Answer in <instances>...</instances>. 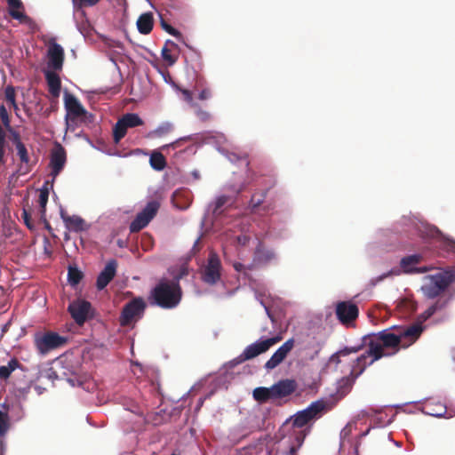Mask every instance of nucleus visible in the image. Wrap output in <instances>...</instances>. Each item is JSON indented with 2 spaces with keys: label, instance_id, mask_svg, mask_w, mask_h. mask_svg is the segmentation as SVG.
<instances>
[{
  "label": "nucleus",
  "instance_id": "obj_18",
  "mask_svg": "<svg viewBox=\"0 0 455 455\" xmlns=\"http://www.w3.org/2000/svg\"><path fill=\"white\" fill-rule=\"evenodd\" d=\"M64 105L71 120H76L87 114L86 109L82 106L77 98L68 92L64 93Z\"/></svg>",
  "mask_w": 455,
  "mask_h": 455
},
{
  "label": "nucleus",
  "instance_id": "obj_56",
  "mask_svg": "<svg viewBox=\"0 0 455 455\" xmlns=\"http://www.w3.org/2000/svg\"><path fill=\"white\" fill-rule=\"evenodd\" d=\"M355 452L356 455H358V443L355 446Z\"/></svg>",
  "mask_w": 455,
  "mask_h": 455
},
{
  "label": "nucleus",
  "instance_id": "obj_24",
  "mask_svg": "<svg viewBox=\"0 0 455 455\" xmlns=\"http://www.w3.org/2000/svg\"><path fill=\"white\" fill-rule=\"evenodd\" d=\"M45 79L50 94L54 98H58L61 89V82L59 75L54 71H47L45 72Z\"/></svg>",
  "mask_w": 455,
  "mask_h": 455
},
{
  "label": "nucleus",
  "instance_id": "obj_43",
  "mask_svg": "<svg viewBox=\"0 0 455 455\" xmlns=\"http://www.w3.org/2000/svg\"><path fill=\"white\" fill-rule=\"evenodd\" d=\"M5 100L6 101L12 105L13 108H17L16 102H15V91L12 86H7L5 88L4 92Z\"/></svg>",
  "mask_w": 455,
  "mask_h": 455
},
{
  "label": "nucleus",
  "instance_id": "obj_2",
  "mask_svg": "<svg viewBox=\"0 0 455 455\" xmlns=\"http://www.w3.org/2000/svg\"><path fill=\"white\" fill-rule=\"evenodd\" d=\"M181 298L182 290L180 285V278L172 280L164 278L151 290L148 299L151 305L171 309L180 304Z\"/></svg>",
  "mask_w": 455,
  "mask_h": 455
},
{
  "label": "nucleus",
  "instance_id": "obj_16",
  "mask_svg": "<svg viewBox=\"0 0 455 455\" xmlns=\"http://www.w3.org/2000/svg\"><path fill=\"white\" fill-rule=\"evenodd\" d=\"M275 259V254L272 250L267 249L263 243L259 241L253 253L252 262L248 265L250 270L255 267L265 266Z\"/></svg>",
  "mask_w": 455,
  "mask_h": 455
},
{
  "label": "nucleus",
  "instance_id": "obj_36",
  "mask_svg": "<svg viewBox=\"0 0 455 455\" xmlns=\"http://www.w3.org/2000/svg\"><path fill=\"white\" fill-rule=\"evenodd\" d=\"M10 428V418L6 411L0 410V436H4Z\"/></svg>",
  "mask_w": 455,
  "mask_h": 455
},
{
  "label": "nucleus",
  "instance_id": "obj_23",
  "mask_svg": "<svg viewBox=\"0 0 455 455\" xmlns=\"http://www.w3.org/2000/svg\"><path fill=\"white\" fill-rule=\"evenodd\" d=\"M61 219L66 228L74 232H80L87 229V225L84 219L77 215L69 216L66 212H61Z\"/></svg>",
  "mask_w": 455,
  "mask_h": 455
},
{
  "label": "nucleus",
  "instance_id": "obj_12",
  "mask_svg": "<svg viewBox=\"0 0 455 455\" xmlns=\"http://www.w3.org/2000/svg\"><path fill=\"white\" fill-rule=\"evenodd\" d=\"M72 318L78 325L82 326L88 319L93 317L92 304L84 299L72 301L68 307Z\"/></svg>",
  "mask_w": 455,
  "mask_h": 455
},
{
  "label": "nucleus",
  "instance_id": "obj_55",
  "mask_svg": "<svg viewBox=\"0 0 455 455\" xmlns=\"http://www.w3.org/2000/svg\"><path fill=\"white\" fill-rule=\"evenodd\" d=\"M438 233H439V230L436 228H435V227H431V228H428V235L430 236H435Z\"/></svg>",
  "mask_w": 455,
  "mask_h": 455
},
{
  "label": "nucleus",
  "instance_id": "obj_38",
  "mask_svg": "<svg viewBox=\"0 0 455 455\" xmlns=\"http://www.w3.org/2000/svg\"><path fill=\"white\" fill-rule=\"evenodd\" d=\"M254 177H255V172L253 171H251V169H248L247 178L250 180V181L243 182L238 188H236L235 186H230L229 189L235 192L238 195L246 188V187L249 185V183L254 180Z\"/></svg>",
  "mask_w": 455,
  "mask_h": 455
},
{
  "label": "nucleus",
  "instance_id": "obj_25",
  "mask_svg": "<svg viewBox=\"0 0 455 455\" xmlns=\"http://www.w3.org/2000/svg\"><path fill=\"white\" fill-rule=\"evenodd\" d=\"M154 26V17L152 12H144L142 13L138 20H137V28L140 34L148 35L149 34Z\"/></svg>",
  "mask_w": 455,
  "mask_h": 455
},
{
  "label": "nucleus",
  "instance_id": "obj_20",
  "mask_svg": "<svg viewBox=\"0 0 455 455\" xmlns=\"http://www.w3.org/2000/svg\"><path fill=\"white\" fill-rule=\"evenodd\" d=\"M297 382L294 379H281L271 386L275 400L290 396L297 389Z\"/></svg>",
  "mask_w": 455,
  "mask_h": 455
},
{
  "label": "nucleus",
  "instance_id": "obj_7",
  "mask_svg": "<svg viewBox=\"0 0 455 455\" xmlns=\"http://www.w3.org/2000/svg\"><path fill=\"white\" fill-rule=\"evenodd\" d=\"M325 408V402L321 400L313 402L307 408L294 415L292 425L297 427H305L311 420L321 417Z\"/></svg>",
  "mask_w": 455,
  "mask_h": 455
},
{
  "label": "nucleus",
  "instance_id": "obj_47",
  "mask_svg": "<svg viewBox=\"0 0 455 455\" xmlns=\"http://www.w3.org/2000/svg\"><path fill=\"white\" fill-rule=\"evenodd\" d=\"M100 0H73L74 6L82 7V6H94Z\"/></svg>",
  "mask_w": 455,
  "mask_h": 455
},
{
  "label": "nucleus",
  "instance_id": "obj_53",
  "mask_svg": "<svg viewBox=\"0 0 455 455\" xmlns=\"http://www.w3.org/2000/svg\"><path fill=\"white\" fill-rule=\"evenodd\" d=\"M193 140L192 136H187V137L181 138V139L174 141L173 143H172L170 145L164 146V148H167V147H170V146L175 148L180 146V141H182V140Z\"/></svg>",
  "mask_w": 455,
  "mask_h": 455
},
{
  "label": "nucleus",
  "instance_id": "obj_5",
  "mask_svg": "<svg viewBox=\"0 0 455 455\" xmlns=\"http://www.w3.org/2000/svg\"><path fill=\"white\" fill-rule=\"evenodd\" d=\"M146 308V303L140 297L134 298L126 303L120 314L119 323L121 326H129L133 322L142 317Z\"/></svg>",
  "mask_w": 455,
  "mask_h": 455
},
{
  "label": "nucleus",
  "instance_id": "obj_31",
  "mask_svg": "<svg viewBox=\"0 0 455 455\" xmlns=\"http://www.w3.org/2000/svg\"><path fill=\"white\" fill-rule=\"evenodd\" d=\"M424 409L427 414L436 418H442L446 413V407L441 403H433L428 402L425 404Z\"/></svg>",
  "mask_w": 455,
  "mask_h": 455
},
{
  "label": "nucleus",
  "instance_id": "obj_54",
  "mask_svg": "<svg viewBox=\"0 0 455 455\" xmlns=\"http://www.w3.org/2000/svg\"><path fill=\"white\" fill-rule=\"evenodd\" d=\"M23 219H24V222L27 225V227L29 228H32V225L30 224V216L28 213V212L25 210L23 211Z\"/></svg>",
  "mask_w": 455,
  "mask_h": 455
},
{
  "label": "nucleus",
  "instance_id": "obj_14",
  "mask_svg": "<svg viewBox=\"0 0 455 455\" xmlns=\"http://www.w3.org/2000/svg\"><path fill=\"white\" fill-rule=\"evenodd\" d=\"M15 150L16 156L20 160L18 168L19 173L24 175L30 172L36 164V158L33 156V154L28 152L25 144L16 147Z\"/></svg>",
  "mask_w": 455,
  "mask_h": 455
},
{
  "label": "nucleus",
  "instance_id": "obj_3",
  "mask_svg": "<svg viewBox=\"0 0 455 455\" xmlns=\"http://www.w3.org/2000/svg\"><path fill=\"white\" fill-rule=\"evenodd\" d=\"M364 347L366 348L365 351L353 360L349 375L340 380L341 387L350 389L355 380L363 373L365 369L380 359V355L376 349L372 351L369 347Z\"/></svg>",
  "mask_w": 455,
  "mask_h": 455
},
{
  "label": "nucleus",
  "instance_id": "obj_30",
  "mask_svg": "<svg viewBox=\"0 0 455 455\" xmlns=\"http://www.w3.org/2000/svg\"><path fill=\"white\" fill-rule=\"evenodd\" d=\"M17 369H23V365L17 358L13 357L6 365L0 366V380H7Z\"/></svg>",
  "mask_w": 455,
  "mask_h": 455
},
{
  "label": "nucleus",
  "instance_id": "obj_17",
  "mask_svg": "<svg viewBox=\"0 0 455 455\" xmlns=\"http://www.w3.org/2000/svg\"><path fill=\"white\" fill-rule=\"evenodd\" d=\"M294 339H289L286 340L266 362L265 368L267 370H273L277 367L288 355V354L294 347Z\"/></svg>",
  "mask_w": 455,
  "mask_h": 455
},
{
  "label": "nucleus",
  "instance_id": "obj_46",
  "mask_svg": "<svg viewBox=\"0 0 455 455\" xmlns=\"http://www.w3.org/2000/svg\"><path fill=\"white\" fill-rule=\"evenodd\" d=\"M7 131L11 134V140H12V142L14 145L15 148L19 147L20 145H23L24 144L22 142L20 135V133L18 132L13 130L12 127H11V130H7Z\"/></svg>",
  "mask_w": 455,
  "mask_h": 455
},
{
  "label": "nucleus",
  "instance_id": "obj_11",
  "mask_svg": "<svg viewBox=\"0 0 455 455\" xmlns=\"http://www.w3.org/2000/svg\"><path fill=\"white\" fill-rule=\"evenodd\" d=\"M282 339V335L278 334L275 337L268 338L264 340H259L247 346L239 356L240 361L251 360L259 355L267 352L272 346L275 345Z\"/></svg>",
  "mask_w": 455,
  "mask_h": 455
},
{
  "label": "nucleus",
  "instance_id": "obj_34",
  "mask_svg": "<svg viewBox=\"0 0 455 455\" xmlns=\"http://www.w3.org/2000/svg\"><path fill=\"white\" fill-rule=\"evenodd\" d=\"M83 273L76 267H69L68 273V282L71 285L78 284L83 279Z\"/></svg>",
  "mask_w": 455,
  "mask_h": 455
},
{
  "label": "nucleus",
  "instance_id": "obj_49",
  "mask_svg": "<svg viewBox=\"0 0 455 455\" xmlns=\"http://www.w3.org/2000/svg\"><path fill=\"white\" fill-rule=\"evenodd\" d=\"M250 240L251 238L247 235H240L236 237V242L241 246H246L249 243Z\"/></svg>",
  "mask_w": 455,
  "mask_h": 455
},
{
  "label": "nucleus",
  "instance_id": "obj_22",
  "mask_svg": "<svg viewBox=\"0 0 455 455\" xmlns=\"http://www.w3.org/2000/svg\"><path fill=\"white\" fill-rule=\"evenodd\" d=\"M117 268V261L110 259L107 262L103 270L99 274L96 281V287L101 291L113 280L116 276Z\"/></svg>",
  "mask_w": 455,
  "mask_h": 455
},
{
  "label": "nucleus",
  "instance_id": "obj_39",
  "mask_svg": "<svg viewBox=\"0 0 455 455\" xmlns=\"http://www.w3.org/2000/svg\"><path fill=\"white\" fill-rule=\"evenodd\" d=\"M172 124L170 123H164L159 125L152 133L156 137H163L172 131Z\"/></svg>",
  "mask_w": 455,
  "mask_h": 455
},
{
  "label": "nucleus",
  "instance_id": "obj_10",
  "mask_svg": "<svg viewBox=\"0 0 455 455\" xmlns=\"http://www.w3.org/2000/svg\"><path fill=\"white\" fill-rule=\"evenodd\" d=\"M67 341V338L53 331L45 332L41 336H36L35 339L36 349L42 355H44L52 349L63 347Z\"/></svg>",
  "mask_w": 455,
  "mask_h": 455
},
{
  "label": "nucleus",
  "instance_id": "obj_40",
  "mask_svg": "<svg viewBox=\"0 0 455 455\" xmlns=\"http://www.w3.org/2000/svg\"><path fill=\"white\" fill-rule=\"evenodd\" d=\"M444 306L445 302L436 301L423 313L424 319L431 317L437 310L443 308Z\"/></svg>",
  "mask_w": 455,
  "mask_h": 455
},
{
  "label": "nucleus",
  "instance_id": "obj_41",
  "mask_svg": "<svg viewBox=\"0 0 455 455\" xmlns=\"http://www.w3.org/2000/svg\"><path fill=\"white\" fill-rule=\"evenodd\" d=\"M0 119L3 125L6 130H11V120L6 108L4 105L0 106Z\"/></svg>",
  "mask_w": 455,
  "mask_h": 455
},
{
  "label": "nucleus",
  "instance_id": "obj_6",
  "mask_svg": "<svg viewBox=\"0 0 455 455\" xmlns=\"http://www.w3.org/2000/svg\"><path fill=\"white\" fill-rule=\"evenodd\" d=\"M160 203L156 200L148 202L130 224V232L137 233L147 227L157 214Z\"/></svg>",
  "mask_w": 455,
  "mask_h": 455
},
{
  "label": "nucleus",
  "instance_id": "obj_21",
  "mask_svg": "<svg viewBox=\"0 0 455 455\" xmlns=\"http://www.w3.org/2000/svg\"><path fill=\"white\" fill-rule=\"evenodd\" d=\"M423 259V257L420 254H412L406 257H403L400 261V267L403 271L406 274H422L428 271V267H417V265L419 264Z\"/></svg>",
  "mask_w": 455,
  "mask_h": 455
},
{
  "label": "nucleus",
  "instance_id": "obj_50",
  "mask_svg": "<svg viewBox=\"0 0 455 455\" xmlns=\"http://www.w3.org/2000/svg\"><path fill=\"white\" fill-rule=\"evenodd\" d=\"M180 91L181 92V93L183 95L184 100L187 101L188 103H192V101H193L192 92L187 89H180Z\"/></svg>",
  "mask_w": 455,
  "mask_h": 455
},
{
  "label": "nucleus",
  "instance_id": "obj_32",
  "mask_svg": "<svg viewBox=\"0 0 455 455\" xmlns=\"http://www.w3.org/2000/svg\"><path fill=\"white\" fill-rule=\"evenodd\" d=\"M151 167L156 171H163L166 167V159L160 152H153L149 158Z\"/></svg>",
  "mask_w": 455,
  "mask_h": 455
},
{
  "label": "nucleus",
  "instance_id": "obj_45",
  "mask_svg": "<svg viewBox=\"0 0 455 455\" xmlns=\"http://www.w3.org/2000/svg\"><path fill=\"white\" fill-rule=\"evenodd\" d=\"M303 440H304V436L297 435L296 436L297 445H291L289 448V451L287 452H285L284 455H298V453H297L298 449L301 446Z\"/></svg>",
  "mask_w": 455,
  "mask_h": 455
},
{
  "label": "nucleus",
  "instance_id": "obj_42",
  "mask_svg": "<svg viewBox=\"0 0 455 455\" xmlns=\"http://www.w3.org/2000/svg\"><path fill=\"white\" fill-rule=\"evenodd\" d=\"M49 197V190L44 186L42 189H40L39 198H38V204L40 207L42 208V212H44L45 211V207L48 202Z\"/></svg>",
  "mask_w": 455,
  "mask_h": 455
},
{
  "label": "nucleus",
  "instance_id": "obj_26",
  "mask_svg": "<svg viewBox=\"0 0 455 455\" xmlns=\"http://www.w3.org/2000/svg\"><path fill=\"white\" fill-rule=\"evenodd\" d=\"M9 7V14L12 18L24 22L28 20V16L20 10H23V4L20 0H7Z\"/></svg>",
  "mask_w": 455,
  "mask_h": 455
},
{
  "label": "nucleus",
  "instance_id": "obj_37",
  "mask_svg": "<svg viewBox=\"0 0 455 455\" xmlns=\"http://www.w3.org/2000/svg\"><path fill=\"white\" fill-rule=\"evenodd\" d=\"M267 190H263L260 194L254 193L251 196L250 205L252 210L258 208L264 201L267 196Z\"/></svg>",
  "mask_w": 455,
  "mask_h": 455
},
{
  "label": "nucleus",
  "instance_id": "obj_4",
  "mask_svg": "<svg viewBox=\"0 0 455 455\" xmlns=\"http://www.w3.org/2000/svg\"><path fill=\"white\" fill-rule=\"evenodd\" d=\"M454 281L455 271H442L426 276L421 290L426 297L434 299L443 293Z\"/></svg>",
  "mask_w": 455,
  "mask_h": 455
},
{
  "label": "nucleus",
  "instance_id": "obj_33",
  "mask_svg": "<svg viewBox=\"0 0 455 455\" xmlns=\"http://www.w3.org/2000/svg\"><path fill=\"white\" fill-rule=\"evenodd\" d=\"M228 158L231 163L234 164H243L246 167L249 166L248 156L245 153L230 152L228 155Z\"/></svg>",
  "mask_w": 455,
  "mask_h": 455
},
{
  "label": "nucleus",
  "instance_id": "obj_29",
  "mask_svg": "<svg viewBox=\"0 0 455 455\" xmlns=\"http://www.w3.org/2000/svg\"><path fill=\"white\" fill-rule=\"evenodd\" d=\"M252 397L259 403H266L270 400H275L271 387H259L254 388L252 391Z\"/></svg>",
  "mask_w": 455,
  "mask_h": 455
},
{
  "label": "nucleus",
  "instance_id": "obj_1",
  "mask_svg": "<svg viewBox=\"0 0 455 455\" xmlns=\"http://www.w3.org/2000/svg\"><path fill=\"white\" fill-rule=\"evenodd\" d=\"M424 327L420 323L408 326L393 325L379 332L367 334L363 337L362 344L358 347H345L336 355L347 356L357 353L363 347H369L372 351L377 350L380 359L395 355L401 349H406L413 345L421 336Z\"/></svg>",
  "mask_w": 455,
  "mask_h": 455
},
{
  "label": "nucleus",
  "instance_id": "obj_28",
  "mask_svg": "<svg viewBox=\"0 0 455 455\" xmlns=\"http://www.w3.org/2000/svg\"><path fill=\"white\" fill-rule=\"evenodd\" d=\"M177 49L178 45L170 40L166 41L162 49V58L169 66H172L178 60V55L172 53Z\"/></svg>",
  "mask_w": 455,
  "mask_h": 455
},
{
  "label": "nucleus",
  "instance_id": "obj_52",
  "mask_svg": "<svg viewBox=\"0 0 455 455\" xmlns=\"http://www.w3.org/2000/svg\"><path fill=\"white\" fill-rule=\"evenodd\" d=\"M233 267H234V268H235V271L240 272V273H241V272H244L245 270H250V269L248 268V265H247V266H245L244 264H243V263H241V262H235V263L233 264Z\"/></svg>",
  "mask_w": 455,
  "mask_h": 455
},
{
  "label": "nucleus",
  "instance_id": "obj_44",
  "mask_svg": "<svg viewBox=\"0 0 455 455\" xmlns=\"http://www.w3.org/2000/svg\"><path fill=\"white\" fill-rule=\"evenodd\" d=\"M162 27L167 33L175 36L178 40H182V34L178 29L167 24L164 20H162Z\"/></svg>",
  "mask_w": 455,
  "mask_h": 455
},
{
  "label": "nucleus",
  "instance_id": "obj_35",
  "mask_svg": "<svg viewBox=\"0 0 455 455\" xmlns=\"http://www.w3.org/2000/svg\"><path fill=\"white\" fill-rule=\"evenodd\" d=\"M355 428V423H347L340 432L341 446H345L346 443H350L349 437L353 430Z\"/></svg>",
  "mask_w": 455,
  "mask_h": 455
},
{
  "label": "nucleus",
  "instance_id": "obj_51",
  "mask_svg": "<svg viewBox=\"0 0 455 455\" xmlns=\"http://www.w3.org/2000/svg\"><path fill=\"white\" fill-rule=\"evenodd\" d=\"M211 96H212L211 90L206 88V89H204V90L201 91V92L198 95V98L201 100H205L210 99Z\"/></svg>",
  "mask_w": 455,
  "mask_h": 455
},
{
  "label": "nucleus",
  "instance_id": "obj_9",
  "mask_svg": "<svg viewBox=\"0 0 455 455\" xmlns=\"http://www.w3.org/2000/svg\"><path fill=\"white\" fill-rule=\"evenodd\" d=\"M335 314L339 323L346 327H354L359 315L358 307L351 301H339L336 304Z\"/></svg>",
  "mask_w": 455,
  "mask_h": 455
},
{
  "label": "nucleus",
  "instance_id": "obj_27",
  "mask_svg": "<svg viewBox=\"0 0 455 455\" xmlns=\"http://www.w3.org/2000/svg\"><path fill=\"white\" fill-rule=\"evenodd\" d=\"M235 203V199H232L228 196H220L217 197L213 208L212 214L214 217H220L228 207L231 206Z\"/></svg>",
  "mask_w": 455,
  "mask_h": 455
},
{
  "label": "nucleus",
  "instance_id": "obj_58",
  "mask_svg": "<svg viewBox=\"0 0 455 455\" xmlns=\"http://www.w3.org/2000/svg\"><path fill=\"white\" fill-rule=\"evenodd\" d=\"M367 433H368V431H367V432H365V433L360 434V435H359V437H362V436L365 435Z\"/></svg>",
  "mask_w": 455,
  "mask_h": 455
},
{
  "label": "nucleus",
  "instance_id": "obj_19",
  "mask_svg": "<svg viewBox=\"0 0 455 455\" xmlns=\"http://www.w3.org/2000/svg\"><path fill=\"white\" fill-rule=\"evenodd\" d=\"M48 68L54 71H60L64 62V50L60 44L52 43L49 45L47 51Z\"/></svg>",
  "mask_w": 455,
  "mask_h": 455
},
{
  "label": "nucleus",
  "instance_id": "obj_13",
  "mask_svg": "<svg viewBox=\"0 0 455 455\" xmlns=\"http://www.w3.org/2000/svg\"><path fill=\"white\" fill-rule=\"evenodd\" d=\"M221 263L216 253H210L207 265L203 271L202 279L208 284H215L220 279Z\"/></svg>",
  "mask_w": 455,
  "mask_h": 455
},
{
  "label": "nucleus",
  "instance_id": "obj_8",
  "mask_svg": "<svg viewBox=\"0 0 455 455\" xmlns=\"http://www.w3.org/2000/svg\"><path fill=\"white\" fill-rule=\"evenodd\" d=\"M144 124L143 120L135 113L124 114L118 119L113 128V139L115 143H118L127 132L128 128H134Z\"/></svg>",
  "mask_w": 455,
  "mask_h": 455
},
{
  "label": "nucleus",
  "instance_id": "obj_48",
  "mask_svg": "<svg viewBox=\"0 0 455 455\" xmlns=\"http://www.w3.org/2000/svg\"><path fill=\"white\" fill-rule=\"evenodd\" d=\"M196 116L202 122H208L212 118L211 114L208 111L203 109H198L196 111Z\"/></svg>",
  "mask_w": 455,
  "mask_h": 455
},
{
  "label": "nucleus",
  "instance_id": "obj_15",
  "mask_svg": "<svg viewBox=\"0 0 455 455\" xmlns=\"http://www.w3.org/2000/svg\"><path fill=\"white\" fill-rule=\"evenodd\" d=\"M67 160V154L65 148L60 145L57 144L50 155V167L52 169L51 175L54 180L65 166Z\"/></svg>",
  "mask_w": 455,
  "mask_h": 455
},
{
  "label": "nucleus",
  "instance_id": "obj_57",
  "mask_svg": "<svg viewBox=\"0 0 455 455\" xmlns=\"http://www.w3.org/2000/svg\"><path fill=\"white\" fill-rule=\"evenodd\" d=\"M200 238H197V240L195 242L194 248L199 243Z\"/></svg>",
  "mask_w": 455,
  "mask_h": 455
}]
</instances>
